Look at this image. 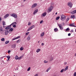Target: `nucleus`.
<instances>
[{"label": "nucleus", "mask_w": 76, "mask_h": 76, "mask_svg": "<svg viewBox=\"0 0 76 76\" xmlns=\"http://www.w3.org/2000/svg\"><path fill=\"white\" fill-rule=\"evenodd\" d=\"M69 31V28H67L66 30V31Z\"/></svg>", "instance_id": "37998d69"}, {"label": "nucleus", "mask_w": 76, "mask_h": 76, "mask_svg": "<svg viewBox=\"0 0 76 76\" xmlns=\"http://www.w3.org/2000/svg\"><path fill=\"white\" fill-rule=\"evenodd\" d=\"M10 26H10H10L6 27L5 29H9V28H11Z\"/></svg>", "instance_id": "2eb2a0df"}, {"label": "nucleus", "mask_w": 76, "mask_h": 76, "mask_svg": "<svg viewBox=\"0 0 76 76\" xmlns=\"http://www.w3.org/2000/svg\"><path fill=\"white\" fill-rule=\"evenodd\" d=\"M20 51H22L23 50V48L21 47L20 48Z\"/></svg>", "instance_id": "f704fd0d"}, {"label": "nucleus", "mask_w": 76, "mask_h": 76, "mask_svg": "<svg viewBox=\"0 0 76 76\" xmlns=\"http://www.w3.org/2000/svg\"><path fill=\"white\" fill-rule=\"evenodd\" d=\"M35 27V26L34 25H33V26H31V28L32 29H33V28H34Z\"/></svg>", "instance_id": "2f4dec72"}, {"label": "nucleus", "mask_w": 76, "mask_h": 76, "mask_svg": "<svg viewBox=\"0 0 76 76\" xmlns=\"http://www.w3.org/2000/svg\"><path fill=\"white\" fill-rule=\"evenodd\" d=\"M69 18H68L66 20V22H68V21L69 20Z\"/></svg>", "instance_id": "4c0bfd02"}, {"label": "nucleus", "mask_w": 76, "mask_h": 76, "mask_svg": "<svg viewBox=\"0 0 76 76\" xmlns=\"http://www.w3.org/2000/svg\"><path fill=\"white\" fill-rule=\"evenodd\" d=\"M7 57L8 58V60L9 61V59L10 58V56H7Z\"/></svg>", "instance_id": "bb28decb"}, {"label": "nucleus", "mask_w": 76, "mask_h": 76, "mask_svg": "<svg viewBox=\"0 0 76 76\" xmlns=\"http://www.w3.org/2000/svg\"><path fill=\"white\" fill-rule=\"evenodd\" d=\"M18 42H19V40H18L17 41V43H18Z\"/></svg>", "instance_id": "603ef678"}, {"label": "nucleus", "mask_w": 76, "mask_h": 76, "mask_svg": "<svg viewBox=\"0 0 76 76\" xmlns=\"http://www.w3.org/2000/svg\"><path fill=\"white\" fill-rule=\"evenodd\" d=\"M58 26H59L60 29L61 30H63V26H62V25L61 24H58Z\"/></svg>", "instance_id": "7ed1b4c3"}, {"label": "nucleus", "mask_w": 76, "mask_h": 76, "mask_svg": "<svg viewBox=\"0 0 76 76\" xmlns=\"http://www.w3.org/2000/svg\"><path fill=\"white\" fill-rule=\"evenodd\" d=\"M40 0L42 1V0Z\"/></svg>", "instance_id": "69168bd1"}, {"label": "nucleus", "mask_w": 76, "mask_h": 76, "mask_svg": "<svg viewBox=\"0 0 76 76\" xmlns=\"http://www.w3.org/2000/svg\"><path fill=\"white\" fill-rule=\"evenodd\" d=\"M23 1H26V0H24Z\"/></svg>", "instance_id": "052dcab7"}, {"label": "nucleus", "mask_w": 76, "mask_h": 76, "mask_svg": "<svg viewBox=\"0 0 76 76\" xmlns=\"http://www.w3.org/2000/svg\"><path fill=\"white\" fill-rule=\"evenodd\" d=\"M26 37H24V38H25Z\"/></svg>", "instance_id": "e2e57ef3"}, {"label": "nucleus", "mask_w": 76, "mask_h": 76, "mask_svg": "<svg viewBox=\"0 0 76 76\" xmlns=\"http://www.w3.org/2000/svg\"><path fill=\"white\" fill-rule=\"evenodd\" d=\"M71 18H72V19H75V16L74 15H72L71 17Z\"/></svg>", "instance_id": "cd10ccee"}, {"label": "nucleus", "mask_w": 76, "mask_h": 76, "mask_svg": "<svg viewBox=\"0 0 76 76\" xmlns=\"http://www.w3.org/2000/svg\"><path fill=\"white\" fill-rule=\"evenodd\" d=\"M60 17H56V20H58V19H60Z\"/></svg>", "instance_id": "e433bc0d"}, {"label": "nucleus", "mask_w": 76, "mask_h": 76, "mask_svg": "<svg viewBox=\"0 0 76 76\" xmlns=\"http://www.w3.org/2000/svg\"><path fill=\"white\" fill-rule=\"evenodd\" d=\"M11 47L12 48H16V44L12 45Z\"/></svg>", "instance_id": "ddd939ff"}, {"label": "nucleus", "mask_w": 76, "mask_h": 76, "mask_svg": "<svg viewBox=\"0 0 76 76\" xmlns=\"http://www.w3.org/2000/svg\"><path fill=\"white\" fill-rule=\"evenodd\" d=\"M53 7L52 6H51L50 7H49L48 9L49 12H51V10H53Z\"/></svg>", "instance_id": "20e7f679"}, {"label": "nucleus", "mask_w": 76, "mask_h": 76, "mask_svg": "<svg viewBox=\"0 0 76 76\" xmlns=\"http://www.w3.org/2000/svg\"><path fill=\"white\" fill-rule=\"evenodd\" d=\"M67 4L68 6H69L70 7H72V6H73V4H72V3L71 2H68Z\"/></svg>", "instance_id": "f03ea898"}, {"label": "nucleus", "mask_w": 76, "mask_h": 76, "mask_svg": "<svg viewBox=\"0 0 76 76\" xmlns=\"http://www.w3.org/2000/svg\"><path fill=\"white\" fill-rule=\"evenodd\" d=\"M9 40H7V41H5V44H8V43H9Z\"/></svg>", "instance_id": "c85d7f7f"}, {"label": "nucleus", "mask_w": 76, "mask_h": 76, "mask_svg": "<svg viewBox=\"0 0 76 76\" xmlns=\"http://www.w3.org/2000/svg\"><path fill=\"white\" fill-rule=\"evenodd\" d=\"M8 32H9V31H8V30L5 31V35H7L8 34Z\"/></svg>", "instance_id": "f8f14e48"}, {"label": "nucleus", "mask_w": 76, "mask_h": 76, "mask_svg": "<svg viewBox=\"0 0 76 76\" xmlns=\"http://www.w3.org/2000/svg\"><path fill=\"white\" fill-rule=\"evenodd\" d=\"M17 24V23L16 22H14L13 23H12L10 25V26H12V25H16Z\"/></svg>", "instance_id": "4468645a"}, {"label": "nucleus", "mask_w": 76, "mask_h": 76, "mask_svg": "<svg viewBox=\"0 0 76 76\" xmlns=\"http://www.w3.org/2000/svg\"><path fill=\"white\" fill-rule=\"evenodd\" d=\"M54 31L55 32H56L58 31V29L57 28H55L54 29Z\"/></svg>", "instance_id": "a878e982"}, {"label": "nucleus", "mask_w": 76, "mask_h": 76, "mask_svg": "<svg viewBox=\"0 0 76 76\" xmlns=\"http://www.w3.org/2000/svg\"><path fill=\"white\" fill-rule=\"evenodd\" d=\"M75 43H76V41H75Z\"/></svg>", "instance_id": "680f3d73"}, {"label": "nucleus", "mask_w": 76, "mask_h": 76, "mask_svg": "<svg viewBox=\"0 0 76 76\" xmlns=\"http://www.w3.org/2000/svg\"><path fill=\"white\" fill-rule=\"evenodd\" d=\"M64 69H62L61 71H60V72L61 73H63L64 71Z\"/></svg>", "instance_id": "473e14b6"}, {"label": "nucleus", "mask_w": 76, "mask_h": 76, "mask_svg": "<svg viewBox=\"0 0 76 76\" xmlns=\"http://www.w3.org/2000/svg\"><path fill=\"white\" fill-rule=\"evenodd\" d=\"M27 41H30L31 39V36L29 35L27 38Z\"/></svg>", "instance_id": "9d476101"}, {"label": "nucleus", "mask_w": 76, "mask_h": 76, "mask_svg": "<svg viewBox=\"0 0 76 76\" xmlns=\"http://www.w3.org/2000/svg\"><path fill=\"white\" fill-rule=\"evenodd\" d=\"M20 36H18L16 38H13L12 39V41H14V40H15V39H19L20 38Z\"/></svg>", "instance_id": "1a4fd4ad"}, {"label": "nucleus", "mask_w": 76, "mask_h": 76, "mask_svg": "<svg viewBox=\"0 0 76 76\" xmlns=\"http://www.w3.org/2000/svg\"><path fill=\"white\" fill-rule=\"evenodd\" d=\"M2 25H6V22L3 21H2Z\"/></svg>", "instance_id": "412c9836"}, {"label": "nucleus", "mask_w": 76, "mask_h": 76, "mask_svg": "<svg viewBox=\"0 0 76 76\" xmlns=\"http://www.w3.org/2000/svg\"><path fill=\"white\" fill-rule=\"evenodd\" d=\"M31 70V67H29L27 69V71H29Z\"/></svg>", "instance_id": "58836bf2"}, {"label": "nucleus", "mask_w": 76, "mask_h": 76, "mask_svg": "<svg viewBox=\"0 0 76 76\" xmlns=\"http://www.w3.org/2000/svg\"><path fill=\"white\" fill-rule=\"evenodd\" d=\"M48 62V61L46 60H44V63H47Z\"/></svg>", "instance_id": "7c9ffc66"}, {"label": "nucleus", "mask_w": 76, "mask_h": 76, "mask_svg": "<svg viewBox=\"0 0 76 76\" xmlns=\"http://www.w3.org/2000/svg\"><path fill=\"white\" fill-rule=\"evenodd\" d=\"M71 35V34L70 33H69L68 34V36H70Z\"/></svg>", "instance_id": "8fccbe9b"}, {"label": "nucleus", "mask_w": 76, "mask_h": 76, "mask_svg": "<svg viewBox=\"0 0 76 76\" xmlns=\"http://www.w3.org/2000/svg\"><path fill=\"white\" fill-rule=\"evenodd\" d=\"M0 30L1 32H3V28L2 27H0Z\"/></svg>", "instance_id": "393cba45"}, {"label": "nucleus", "mask_w": 76, "mask_h": 76, "mask_svg": "<svg viewBox=\"0 0 76 76\" xmlns=\"http://www.w3.org/2000/svg\"><path fill=\"white\" fill-rule=\"evenodd\" d=\"M9 16V14H7L4 17V18L6 19Z\"/></svg>", "instance_id": "dca6fc26"}, {"label": "nucleus", "mask_w": 76, "mask_h": 76, "mask_svg": "<svg viewBox=\"0 0 76 76\" xmlns=\"http://www.w3.org/2000/svg\"><path fill=\"white\" fill-rule=\"evenodd\" d=\"M5 40V39H4V38H2L1 39V41H4Z\"/></svg>", "instance_id": "72a5a7b5"}, {"label": "nucleus", "mask_w": 76, "mask_h": 76, "mask_svg": "<svg viewBox=\"0 0 76 76\" xmlns=\"http://www.w3.org/2000/svg\"><path fill=\"white\" fill-rule=\"evenodd\" d=\"M29 34V32H27L26 33V35H28V34Z\"/></svg>", "instance_id": "a19ab883"}, {"label": "nucleus", "mask_w": 76, "mask_h": 76, "mask_svg": "<svg viewBox=\"0 0 76 76\" xmlns=\"http://www.w3.org/2000/svg\"><path fill=\"white\" fill-rule=\"evenodd\" d=\"M40 51H41V49H40L38 48L36 50V52L37 53H39Z\"/></svg>", "instance_id": "f3484780"}, {"label": "nucleus", "mask_w": 76, "mask_h": 76, "mask_svg": "<svg viewBox=\"0 0 76 76\" xmlns=\"http://www.w3.org/2000/svg\"><path fill=\"white\" fill-rule=\"evenodd\" d=\"M31 29H32V28L31 27H30L27 30V32H28V31H31Z\"/></svg>", "instance_id": "a211bd4d"}, {"label": "nucleus", "mask_w": 76, "mask_h": 76, "mask_svg": "<svg viewBox=\"0 0 76 76\" xmlns=\"http://www.w3.org/2000/svg\"><path fill=\"white\" fill-rule=\"evenodd\" d=\"M37 3H35L32 5L31 8H34V7H37Z\"/></svg>", "instance_id": "39448f33"}, {"label": "nucleus", "mask_w": 76, "mask_h": 76, "mask_svg": "<svg viewBox=\"0 0 76 76\" xmlns=\"http://www.w3.org/2000/svg\"><path fill=\"white\" fill-rule=\"evenodd\" d=\"M10 50H8V53L9 54L10 53Z\"/></svg>", "instance_id": "3c124183"}, {"label": "nucleus", "mask_w": 76, "mask_h": 76, "mask_svg": "<svg viewBox=\"0 0 76 76\" xmlns=\"http://www.w3.org/2000/svg\"><path fill=\"white\" fill-rule=\"evenodd\" d=\"M22 6H23V5H22Z\"/></svg>", "instance_id": "338daca9"}, {"label": "nucleus", "mask_w": 76, "mask_h": 76, "mask_svg": "<svg viewBox=\"0 0 76 76\" xmlns=\"http://www.w3.org/2000/svg\"><path fill=\"white\" fill-rule=\"evenodd\" d=\"M34 76H38V74H37L34 75Z\"/></svg>", "instance_id": "de8ad7c7"}, {"label": "nucleus", "mask_w": 76, "mask_h": 76, "mask_svg": "<svg viewBox=\"0 0 76 76\" xmlns=\"http://www.w3.org/2000/svg\"><path fill=\"white\" fill-rule=\"evenodd\" d=\"M38 43H39V41L38 42Z\"/></svg>", "instance_id": "0e129e2a"}, {"label": "nucleus", "mask_w": 76, "mask_h": 76, "mask_svg": "<svg viewBox=\"0 0 76 76\" xmlns=\"http://www.w3.org/2000/svg\"><path fill=\"white\" fill-rule=\"evenodd\" d=\"M13 27H14V28H16V25L14 24H12Z\"/></svg>", "instance_id": "ea45409f"}, {"label": "nucleus", "mask_w": 76, "mask_h": 76, "mask_svg": "<svg viewBox=\"0 0 76 76\" xmlns=\"http://www.w3.org/2000/svg\"><path fill=\"white\" fill-rule=\"evenodd\" d=\"M54 60V58L53 57H50V61H53Z\"/></svg>", "instance_id": "aec40b11"}, {"label": "nucleus", "mask_w": 76, "mask_h": 76, "mask_svg": "<svg viewBox=\"0 0 76 76\" xmlns=\"http://www.w3.org/2000/svg\"><path fill=\"white\" fill-rule=\"evenodd\" d=\"M31 25V23L30 22H29L28 23V25Z\"/></svg>", "instance_id": "79ce46f5"}, {"label": "nucleus", "mask_w": 76, "mask_h": 76, "mask_svg": "<svg viewBox=\"0 0 76 76\" xmlns=\"http://www.w3.org/2000/svg\"><path fill=\"white\" fill-rule=\"evenodd\" d=\"M42 22H43V20H42L40 21V23H42Z\"/></svg>", "instance_id": "a18cd8bd"}, {"label": "nucleus", "mask_w": 76, "mask_h": 76, "mask_svg": "<svg viewBox=\"0 0 76 76\" xmlns=\"http://www.w3.org/2000/svg\"><path fill=\"white\" fill-rule=\"evenodd\" d=\"M71 32H74V31H73V30H72L71 31Z\"/></svg>", "instance_id": "5fc2aeb1"}, {"label": "nucleus", "mask_w": 76, "mask_h": 76, "mask_svg": "<svg viewBox=\"0 0 76 76\" xmlns=\"http://www.w3.org/2000/svg\"><path fill=\"white\" fill-rule=\"evenodd\" d=\"M44 34H45V33L43 32L40 34L41 37H43L44 35Z\"/></svg>", "instance_id": "5701e85b"}, {"label": "nucleus", "mask_w": 76, "mask_h": 76, "mask_svg": "<svg viewBox=\"0 0 76 76\" xmlns=\"http://www.w3.org/2000/svg\"><path fill=\"white\" fill-rule=\"evenodd\" d=\"M55 14L56 15H57V12H56Z\"/></svg>", "instance_id": "13d9d810"}, {"label": "nucleus", "mask_w": 76, "mask_h": 76, "mask_svg": "<svg viewBox=\"0 0 76 76\" xmlns=\"http://www.w3.org/2000/svg\"><path fill=\"white\" fill-rule=\"evenodd\" d=\"M3 28H5V26L4 25L3 26Z\"/></svg>", "instance_id": "4d7b16f0"}, {"label": "nucleus", "mask_w": 76, "mask_h": 76, "mask_svg": "<svg viewBox=\"0 0 76 76\" xmlns=\"http://www.w3.org/2000/svg\"><path fill=\"white\" fill-rule=\"evenodd\" d=\"M75 13H76V10H74L72 12V14H75Z\"/></svg>", "instance_id": "6ab92c4d"}, {"label": "nucleus", "mask_w": 76, "mask_h": 76, "mask_svg": "<svg viewBox=\"0 0 76 76\" xmlns=\"http://www.w3.org/2000/svg\"><path fill=\"white\" fill-rule=\"evenodd\" d=\"M51 69V67H50L47 70H46V72H48V71H49V70H50Z\"/></svg>", "instance_id": "c756f323"}, {"label": "nucleus", "mask_w": 76, "mask_h": 76, "mask_svg": "<svg viewBox=\"0 0 76 76\" xmlns=\"http://www.w3.org/2000/svg\"><path fill=\"white\" fill-rule=\"evenodd\" d=\"M9 31H13V29L12 28H11L9 29Z\"/></svg>", "instance_id": "c9c22d12"}, {"label": "nucleus", "mask_w": 76, "mask_h": 76, "mask_svg": "<svg viewBox=\"0 0 76 76\" xmlns=\"http://www.w3.org/2000/svg\"><path fill=\"white\" fill-rule=\"evenodd\" d=\"M74 76H76V72H75L74 74Z\"/></svg>", "instance_id": "09e8293b"}, {"label": "nucleus", "mask_w": 76, "mask_h": 76, "mask_svg": "<svg viewBox=\"0 0 76 76\" xmlns=\"http://www.w3.org/2000/svg\"><path fill=\"white\" fill-rule=\"evenodd\" d=\"M66 18L65 15H62L61 16V20L62 21H64L66 19Z\"/></svg>", "instance_id": "f257e3e1"}, {"label": "nucleus", "mask_w": 76, "mask_h": 76, "mask_svg": "<svg viewBox=\"0 0 76 76\" xmlns=\"http://www.w3.org/2000/svg\"><path fill=\"white\" fill-rule=\"evenodd\" d=\"M22 57L20 56L19 57H18V60H20V59H21L22 58Z\"/></svg>", "instance_id": "c03bdc74"}, {"label": "nucleus", "mask_w": 76, "mask_h": 76, "mask_svg": "<svg viewBox=\"0 0 76 76\" xmlns=\"http://www.w3.org/2000/svg\"><path fill=\"white\" fill-rule=\"evenodd\" d=\"M68 69V66H67L64 69V72H66V71Z\"/></svg>", "instance_id": "4be33fe9"}, {"label": "nucleus", "mask_w": 76, "mask_h": 76, "mask_svg": "<svg viewBox=\"0 0 76 76\" xmlns=\"http://www.w3.org/2000/svg\"><path fill=\"white\" fill-rule=\"evenodd\" d=\"M15 60H18V59H19V57L18 56H16L15 57Z\"/></svg>", "instance_id": "b1692460"}, {"label": "nucleus", "mask_w": 76, "mask_h": 76, "mask_svg": "<svg viewBox=\"0 0 76 76\" xmlns=\"http://www.w3.org/2000/svg\"><path fill=\"white\" fill-rule=\"evenodd\" d=\"M44 45V43H42V46H43V45Z\"/></svg>", "instance_id": "864d4df0"}, {"label": "nucleus", "mask_w": 76, "mask_h": 76, "mask_svg": "<svg viewBox=\"0 0 76 76\" xmlns=\"http://www.w3.org/2000/svg\"><path fill=\"white\" fill-rule=\"evenodd\" d=\"M75 24L74 23H73L71 24H70L69 25V26H72L73 27H76V26H75Z\"/></svg>", "instance_id": "6e6552de"}, {"label": "nucleus", "mask_w": 76, "mask_h": 76, "mask_svg": "<svg viewBox=\"0 0 76 76\" xmlns=\"http://www.w3.org/2000/svg\"><path fill=\"white\" fill-rule=\"evenodd\" d=\"M67 64V62H65L64 63V64L66 65V64Z\"/></svg>", "instance_id": "49530a36"}, {"label": "nucleus", "mask_w": 76, "mask_h": 76, "mask_svg": "<svg viewBox=\"0 0 76 76\" xmlns=\"http://www.w3.org/2000/svg\"><path fill=\"white\" fill-rule=\"evenodd\" d=\"M63 25H64V23H63Z\"/></svg>", "instance_id": "bf43d9fd"}, {"label": "nucleus", "mask_w": 76, "mask_h": 76, "mask_svg": "<svg viewBox=\"0 0 76 76\" xmlns=\"http://www.w3.org/2000/svg\"><path fill=\"white\" fill-rule=\"evenodd\" d=\"M46 15H47V13L46 12H45L41 15V17L42 18H43V17L45 16Z\"/></svg>", "instance_id": "0eeeda50"}, {"label": "nucleus", "mask_w": 76, "mask_h": 76, "mask_svg": "<svg viewBox=\"0 0 76 76\" xmlns=\"http://www.w3.org/2000/svg\"><path fill=\"white\" fill-rule=\"evenodd\" d=\"M38 10L36 9L35 10L34 12L33 15H35L36 13H37V12H38Z\"/></svg>", "instance_id": "9b49d317"}, {"label": "nucleus", "mask_w": 76, "mask_h": 76, "mask_svg": "<svg viewBox=\"0 0 76 76\" xmlns=\"http://www.w3.org/2000/svg\"><path fill=\"white\" fill-rule=\"evenodd\" d=\"M1 20V17H0V21Z\"/></svg>", "instance_id": "6e6d98bb"}, {"label": "nucleus", "mask_w": 76, "mask_h": 76, "mask_svg": "<svg viewBox=\"0 0 76 76\" xmlns=\"http://www.w3.org/2000/svg\"><path fill=\"white\" fill-rule=\"evenodd\" d=\"M11 16H12V17H14V18H17V15L15 14H13L11 15Z\"/></svg>", "instance_id": "423d86ee"}]
</instances>
